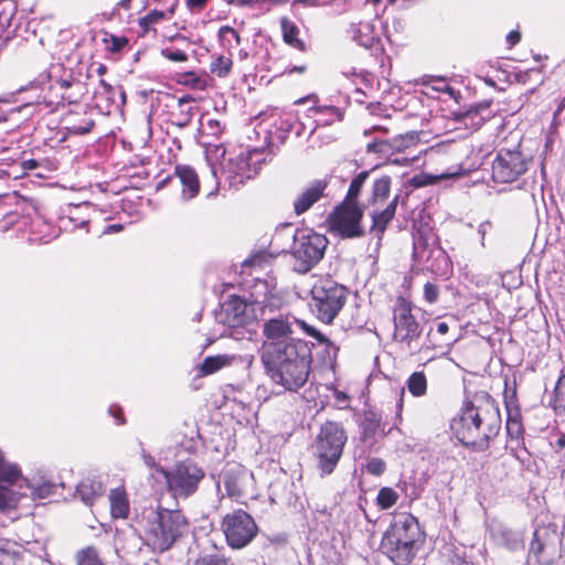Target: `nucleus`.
<instances>
[{
	"mask_svg": "<svg viewBox=\"0 0 565 565\" xmlns=\"http://www.w3.org/2000/svg\"><path fill=\"white\" fill-rule=\"evenodd\" d=\"M232 65L231 57L221 55L211 63V72L218 77H225L230 74Z\"/></svg>",
	"mask_w": 565,
	"mask_h": 565,
	"instance_id": "obj_36",
	"label": "nucleus"
},
{
	"mask_svg": "<svg viewBox=\"0 0 565 565\" xmlns=\"http://www.w3.org/2000/svg\"><path fill=\"white\" fill-rule=\"evenodd\" d=\"M500 426L501 417L494 402L489 397H481L465 406L454 429L463 445L484 450L489 440L498 435Z\"/></svg>",
	"mask_w": 565,
	"mask_h": 565,
	"instance_id": "obj_1",
	"label": "nucleus"
},
{
	"mask_svg": "<svg viewBox=\"0 0 565 565\" xmlns=\"http://www.w3.org/2000/svg\"><path fill=\"white\" fill-rule=\"evenodd\" d=\"M303 361H311V352L307 343L302 340L297 339L281 343H263L262 362L267 371Z\"/></svg>",
	"mask_w": 565,
	"mask_h": 565,
	"instance_id": "obj_7",
	"label": "nucleus"
},
{
	"mask_svg": "<svg viewBox=\"0 0 565 565\" xmlns=\"http://www.w3.org/2000/svg\"><path fill=\"white\" fill-rule=\"evenodd\" d=\"M22 167L24 169L31 170L38 167V162L35 160H26L22 163Z\"/></svg>",
	"mask_w": 565,
	"mask_h": 565,
	"instance_id": "obj_63",
	"label": "nucleus"
},
{
	"mask_svg": "<svg viewBox=\"0 0 565 565\" xmlns=\"http://www.w3.org/2000/svg\"><path fill=\"white\" fill-rule=\"evenodd\" d=\"M310 295L312 313L321 322L330 324L344 307L349 290L330 277H320L311 286Z\"/></svg>",
	"mask_w": 565,
	"mask_h": 565,
	"instance_id": "obj_5",
	"label": "nucleus"
},
{
	"mask_svg": "<svg viewBox=\"0 0 565 565\" xmlns=\"http://www.w3.org/2000/svg\"><path fill=\"white\" fill-rule=\"evenodd\" d=\"M55 83L63 90L73 87L74 84H77L71 73L66 77H61L56 79Z\"/></svg>",
	"mask_w": 565,
	"mask_h": 565,
	"instance_id": "obj_48",
	"label": "nucleus"
},
{
	"mask_svg": "<svg viewBox=\"0 0 565 565\" xmlns=\"http://www.w3.org/2000/svg\"><path fill=\"white\" fill-rule=\"evenodd\" d=\"M194 565H233V563L222 555H205L195 561Z\"/></svg>",
	"mask_w": 565,
	"mask_h": 565,
	"instance_id": "obj_41",
	"label": "nucleus"
},
{
	"mask_svg": "<svg viewBox=\"0 0 565 565\" xmlns=\"http://www.w3.org/2000/svg\"><path fill=\"white\" fill-rule=\"evenodd\" d=\"M258 152L256 150L249 151L248 153L239 154L237 158V171L234 175L230 177L231 184L236 183H244V180L253 178L254 174L257 173V170L255 169L253 173L249 169V161H252L254 156H257Z\"/></svg>",
	"mask_w": 565,
	"mask_h": 565,
	"instance_id": "obj_24",
	"label": "nucleus"
},
{
	"mask_svg": "<svg viewBox=\"0 0 565 565\" xmlns=\"http://www.w3.org/2000/svg\"><path fill=\"white\" fill-rule=\"evenodd\" d=\"M397 500H398V493L388 487L382 488L379 491L377 498H376L377 504L383 510H387V509L392 508L397 502Z\"/></svg>",
	"mask_w": 565,
	"mask_h": 565,
	"instance_id": "obj_34",
	"label": "nucleus"
},
{
	"mask_svg": "<svg viewBox=\"0 0 565 565\" xmlns=\"http://www.w3.org/2000/svg\"><path fill=\"white\" fill-rule=\"evenodd\" d=\"M20 495L8 486H0V511L10 509L19 502Z\"/></svg>",
	"mask_w": 565,
	"mask_h": 565,
	"instance_id": "obj_35",
	"label": "nucleus"
},
{
	"mask_svg": "<svg viewBox=\"0 0 565 565\" xmlns=\"http://www.w3.org/2000/svg\"><path fill=\"white\" fill-rule=\"evenodd\" d=\"M110 514L114 519H127L130 504L126 490L122 487L111 489L109 492Z\"/></svg>",
	"mask_w": 565,
	"mask_h": 565,
	"instance_id": "obj_21",
	"label": "nucleus"
},
{
	"mask_svg": "<svg viewBox=\"0 0 565 565\" xmlns=\"http://www.w3.org/2000/svg\"><path fill=\"white\" fill-rule=\"evenodd\" d=\"M424 297L429 303H434L438 299L437 286L430 282L425 284Z\"/></svg>",
	"mask_w": 565,
	"mask_h": 565,
	"instance_id": "obj_44",
	"label": "nucleus"
},
{
	"mask_svg": "<svg viewBox=\"0 0 565 565\" xmlns=\"http://www.w3.org/2000/svg\"><path fill=\"white\" fill-rule=\"evenodd\" d=\"M327 188V182L317 180L306 188L294 201V209L297 215L307 212L322 195Z\"/></svg>",
	"mask_w": 565,
	"mask_h": 565,
	"instance_id": "obj_18",
	"label": "nucleus"
},
{
	"mask_svg": "<svg viewBox=\"0 0 565 565\" xmlns=\"http://www.w3.org/2000/svg\"><path fill=\"white\" fill-rule=\"evenodd\" d=\"M226 543L232 548L248 545L258 532L255 520L244 510H234L224 515L221 524Z\"/></svg>",
	"mask_w": 565,
	"mask_h": 565,
	"instance_id": "obj_10",
	"label": "nucleus"
},
{
	"mask_svg": "<svg viewBox=\"0 0 565 565\" xmlns=\"http://www.w3.org/2000/svg\"><path fill=\"white\" fill-rule=\"evenodd\" d=\"M237 6L245 7V6H255L262 3V0H235Z\"/></svg>",
	"mask_w": 565,
	"mask_h": 565,
	"instance_id": "obj_58",
	"label": "nucleus"
},
{
	"mask_svg": "<svg viewBox=\"0 0 565 565\" xmlns=\"http://www.w3.org/2000/svg\"><path fill=\"white\" fill-rule=\"evenodd\" d=\"M555 446L558 448V449H563L565 448V434H561L556 441H555Z\"/></svg>",
	"mask_w": 565,
	"mask_h": 565,
	"instance_id": "obj_62",
	"label": "nucleus"
},
{
	"mask_svg": "<svg viewBox=\"0 0 565 565\" xmlns=\"http://www.w3.org/2000/svg\"><path fill=\"white\" fill-rule=\"evenodd\" d=\"M143 460L148 467L154 468L156 472H160V468H158V466L154 462V459L150 455L143 454Z\"/></svg>",
	"mask_w": 565,
	"mask_h": 565,
	"instance_id": "obj_56",
	"label": "nucleus"
},
{
	"mask_svg": "<svg viewBox=\"0 0 565 565\" xmlns=\"http://www.w3.org/2000/svg\"><path fill=\"white\" fill-rule=\"evenodd\" d=\"M366 471L373 476H381L385 471V462L380 458H372L366 463Z\"/></svg>",
	"mask_w": 565,
	"mask_h": 565,
	"instance_id": "obj_42",
	"label": "nucleus"
},
{
	"mask_svg": "<svg viewBox=\"0 0 565 565\" xmlns=\"http://www.w3.org/2000/svg\"><path fill=\"white\" fill-rule=\"evenodd\" d=\"M218 38L221 42L224 45H227L228 47L233 46V41L235 42L236 45L241 43V38L238 33L228 25H224L218 30Z\"/></svg>",
	"mask_w": 565,
	"mask_h": 565,
	"instance_id": "obj_38",
	"label": "nucleus"
},
{
	"mask_svg": "<svg viewBox=\"0 0 565 565\" xmlns=\"http://www.w3.org/2000/svg\"><path fill=\"white\" fill-rule=\"evenodd\" d=\"M280 26L282 32V39L284 41L300 51L305 50V43L298 38L299 35V28L289 19L281 18L280 19Z\"/></svg>",
	"mask_w": 565,
	"mask_h": 565,
	"instance_id": "obj_25",
	"label": "nucleus"
},
{
	"mask_svg": "<svg viewBox=\"0 0 565 565\" xmlns=\"http://www.w3.org/2000/svg\"><path fill=\"white\" fill-rule=\"evenodd\" d=\"M253 479L252 472L237 463H227L220 475L228 497L238 500L246 494V490Z\"/></svg>",
	"mask_w": 565,
	"mask_h": 565,
	"instance_id": "obj_16",
	"label": "nucleus"
},
{
	"mask_svg": "<svg viewBox=\"0 0 565 565\" xmlns=\"http://www.w3.org/2000/svg\"><path fill=\"white\" fill-rule=\"evenodd\" d=\"M520 39H521V34L518 31H511L507 35V41L510 43V45L516 44L520 41Z\"/></svg>",
	"mask_w": 565,
	"mask_h": 565,
	"instance_id": "obj_53",
	"label": "nucleus"
},
{
	"mask_svg": "<svg viewBox=\"0 0 565 565\" xmlns=\"http://www.w3.org/2000/svg\"><path fill=\"white\" fill-rule=\"evenodd\" d=\"M164 18L162 11L153 10L148 15L141 19V25L148 28L150 24L159 22Z\"/></svg>",
	"mask_w": 565,
	"mask_h": 565,
	"instance_id": "obj_45",
	"label": "nucleus"
},
{
	"mask_svg": "<svg viewBox=\"0 0 565 565\" xmlns=\"http://www.w3.org/2000/svg\"><path fill=\"white\" fill-rule=\"evenodd\" d=\"M175 175L182 184V198L186 201L195 198L200 191V181L194 169L189 166H178Z\"/></svg>",
	"mask_w": 565,
	"mask_h": 565,
	"instance_id": "obj_19",
	"label": "nucleus"
},
{
	"mask_svg": "<svg viewBox=\"0 0 565 565\" xmlns=\"http://www.w3.org/2000/svg\"><path fill=\"white\" fill-rule=\"evenodd\" d=\"M369 174L370 173L367 171H362L351 181L348 193L342 202H348V204H359L358 199Z\"/></svg>",
	"mask_w": 565,
	"mask_h": 565,
	"instance_id": "obj_30",
	"label": "nucleus"
},
{
	"mask_svg": "<svg viewBox=\"0 0 565 565\" xmlns=\"http://www.w3.org/2000/svg\"><path fill=\"white\" fill-rule=\"evenodd\" d=\"M76 490L82 501L90 505L97 497L104 493V484L97 478L87 477L79 482Z\"/></svg>",
	"mask_w": 565,
	"mask_h": 565,
	"instance_id": "obj_22",
	"label": "nucleus"
},
{
	"mask_svg": "<svg viewBox=\"0 0 565 565\" xmlns=\"http://www.w3.org/2000/svg\"><path fill=\"white\" fill-rule=\"evenodd\" d=\"M363 209L359 204L342 202L330 214L329 221L332 230L344 238L361 237L364 235L362 226Z\"/></svg>",
	"mask_w": 565,
	"mask_h": 565,
	"instance_id": "obj_12",
	"label": "nucleus"
},
{
	"mask_svg": "<svg viewBox=\"0 0 565 565\" xmlns=\"http://www.w3.org/2000/svg\"><path fill=\"white\" fill-rule=\"evenodd\" d=\"M353 39L362 46L369 47L373 44L375 39L374 26L369 22H360L356 25H352L351 30Z\"/></svg>",
	"mask_w": 565,
	"mask_h": 565,
	"instance_id": "obj_27",
	"label": "nucleus"
},
{
	"mask_svg": "<svg viewBox=\"0 0 565 565\" xmlns=\"http://www.w3.org/2000/svg\"><path fill=\"white\" fill-rule=\"evenodd\" d=\"M333 395L338 402L343 403L348 401V395L344 392L335 390Z\"/></svg>",
	"mask_w": 565,
	"mask_h": 565,
	"instance_id": "obj_59",
	"label": "nucleus"
},
{
	"mask_svg": "<svg viewBox=\"0 0 565 565\" xmlns=\"http://www.w3.org/2000/svg\"><path fill=\"white\" fill-rule=\"evenodd\" d=\"M315 111H328L334 116L338 117L339 120H341V113L340 110L337 108V107H333V106H328V107H317V108H313Z\"/></svg>",
	"mask_w": 565,
	"mask_h": 565,
	"instance_id": "obj_52",
	"label": "nucleus"
},
{
	"mask_svg": "<svg viewBox=\"0 0 565 565\" xmlns=\"http://www.w3.org/2000/svg\"><path fill=\"white\" fill-rule=\"evenodd\" d=\"M258 311H263L258 300L246 302L233 296L223 306L224 323L233 328L245 326L258 319Z\"/></svg>",
	"mask_w": 565,
	"mask_h": 565,
	"instance_id": "obj_14",
	"label": "nucleus"
},
{
	"mask_svg": "<svg viewBox=\"0 0 565 565\" xmlns=\"http://www.w3.org/2000/svg\"><path fill=\"white\" fill-rule=\"evenodd\" d=\"M391 191V178L383 175L373 182L371 194L369 198V204L376 205L383 203L390 195Z\"/></svg>",
	"mask_w": 565,
	"mask_h": 565,
	"instance_id": "obj_26",
	"label": "nucleus"
},
{
	"mask_svg": "<svg viewBox=\"0 0 565 565\" xmlns=\"http://www.w3.org/2000/svg\"><path fill=\"white\" fill-rule=\"evenodd\" d=\"M263 333L265 335L264 342H287L295 340L290 337L292 333L291 324L284 318H273L264 323Z\"/></svg>",
	"mask_w": 565,
	"mask_h": 565,
	"instance_id": "obj_17",
	"label": "nucleus"
},
{
	"mask_svg": "<svg viewBox=\"0 0 565 565\" xmlns=\"http://www.w3.org/2000/svg\"><path fill=\"white\" fill-rule=\"evenodd\" d=\"M161 55L172 62H186L188 55L181 50L163 49Z\"/></svg>",
	"mask_w": 565,
	"mask_h": 565,
	"instance_id": "obj_43",
	"label": "nucleus"
},
{
	"mask_svg": "<svg viewBox=\"0 0 565 565\" xmlns=\"http://www.w3.org/2000/svg\"><path fill=\"white\" fill-rule=\"evenodd\" d=\"M14 167L9 166V163L0 162V179L12 175V169Z\"/></svg>",
	"mask_w": 565,
	"mask_h": 565,
	"instance_id": "obj_51",
	"label": "nucleus"
},
{
	"mask_svg": "<svg viewBox=\"0 0 565 565\" xmlns=\"http://www.w3.org/2000/svg\"><path fill=\"white\" fill-rule=\"evenodd\" d=\"M76 565H105L98 551L94 546H86L75 554Z\"/></svg>",
	"mask_w": 565,
	"mask_h": 565,
	"instance_id": "obj_29",
	"label": "nucleus"
},
{
	"mask_svg": "<svg viewBox=\"0 0 565 565\" xmlns=\"http://www.w3.org/2000/svg\"><path fill=\"white\" fill-rule=\"evenodd\" d=\"M146 544L159 553L168 551L189 527L186 518L180 510L158 505L142 512L140 521Z\"/></svg>",
	"mask_w": 565,
	"mask_h": 565,
	"instance_id": "obj_2",
	"label": "nucleus"
},
{
	"mask_svg": "<svg viewBox=\"0 0 565 565\" xmlns=\"http://www.w3.org/2000/svg\"><path fill=\"white\" fill-rule=\"evenodd\" d=\"M206 3V0H186V4L191 9H202Z\"/></svg>",
	"mask_w": 565,
	"mask_h": 565,
	"instance_id": "obj_55",
	"label": "nucleus"
},
{
	"mask_svg": "<svg viewBox=\"0 0 565 565\" xmlns=\"http://www.w3.org/2000/svg\"><path fill=\"white\" fill-rule=\"evenodd\" d=\"M295 3H302L310 7L318 6V0H296Z\"/></svg>",
	"mask_w": 565,
	"mask_h": 565,
	"instance_id": "obj_64",
	"label": "nucleus"
},
{
	"mask_svg": "<svg viewBox=\"0 0 565 565\" xmlns=\"http://www.w3.org/2000/svg\"><path fill=\"white\" fill-rule=\"evenodd\" d=\"M366 151L380 153L383 157H387L394 152L391 140H376L370 142L366 146Z\"/></svg>",
	"mask_w": 565,
	"mask_h": 565,
	"instance_id": "obj_39",
	"label": "nucleus"
},
{
	"mask_svg": "<svg viewBox=\"0 0 565 565\" xmlns=\"http://www.w3.org/2000/svg\"><path fill=\"white\" fill-rule=\"evenodd\" d=\"M416 140H417V136L415 132H408L406 135L397 136L391 140L393 151H402V150L415 145Z\"/></svg>",
	"mask_w": 565,
	"mask_h": 565,
	"instance_id": "obj_37",
	"label": "nucleus"
},
{
	"mask_svg": "<svg viewBox=\"0 0 565 565\" xmlns=\"http://www.w3.org/2000/svg\"><path fill=\"white\" fill-rule=\"evenodd\" d=\"M164 477L167 489L174 499H186L198 490L200 481L204 478V471L196 463L184 460L174 465L171 469H159Z\"/></svg>",
	"mask_w": 565,
	"mask_h": 565,
	"instance_id": "obj_8",
	"label": "nucleus"
},
{
	"mask_svg": "<svg viewBox=\"0 0 565 565\" xmlns=\"http://www.w3.org/2000/svg\"><path fill=\"white\" fill-rule=\"evenodd\" d=\"M529 169L527 158L519 150L500 149L492 162V179L498 183H511Z\"/></svg>",
	"mask_w": 565,
	"mask_h": 565,
	"instance_id": "obj_11",
	"label": "nucleus"
},
{
	"mask_svg": "<svg viewBox=\"0 0 565 565\" xmlns=\"http://www.w3.org/2000/svg\"><path fill=\"white\" fill-rule=\"evenodd\" d=\"M554 409L557 414L565 416V366L554 388Z\"/></svg>",
	"mask_w": 565,
	"mask_h": 565,
	"instance_id": "obj_31",
	"label": "nucleus"
},
{
	"mask_svg": "<svg viewBox=\"0 0 565 565\" xmlns=\"http://www.w3.org/2000/svg\"><path fill=\"white\" fill-rule=\"evenodd\" d=\"M109 413L117 419V424L121 425L125 423V420L120 418L121 411L118 407H110Z\"/></svg>",
	"mask_w": 565,
	"mask_h": 565,
	"instance_id": "obj_57",
	"label": "nucleus"
},
{
	"mask_svg": "<svg viewBox=\"0 0 565 565\" xmlns=\"http://www.w3.org/2000/svg\"><path fill=\"white\" fill-rule=\"evenodd\" d=\"M407 388L415 397L424 396L427 392V379L424 372H414L407 380Z\"/></svg>",
	"mask_w": 565,
	"mask_h": 565,
	"instance_id": "obj_32",
	"label": "nucleus"
},
{
	"mask_svg": "<svg viewBox=\"0 0 565 565\" xmlns=\"http://www.w3.org/2000/svg\"><path fill=\"white\" fill-rule=\"evenodd\" d=\"M399 195H395L393 200L383 210H374L371 213L373 232L379 238L384 234L388 223L393 220L398 204Z\"/></svg>",
	"mask_w": 565,
	"mask_h": 565,
	"instance_id": "obj_20",
	"label": "nucleus"
},
{
	"mask_svg": "<svg viewBox=\"0 0 565 565\" xmlns=\"http://www.w3.org/2000/svg\"><path fill=\"white\" fill-rule=\"evenodd\" d=\"M403 396H404V390L399 393V398L396 403V416L394 420V426H397L402 423V411H403Z\"/></svg>",
	"mask_w": 565,
	"mask_h": 565,
	"instance_id": "obj_49",
	"label": "nucleus"
},
{
	"mask_svg": "<svg viewBox=\"0 0 565 565\" xmlns=\"http://www.w3.org/2000/svg\"><path fill=\"white\" fill-rule=\"evenodd\" d=\"M348 436L342 425L335 422H327L317 434L311 452L317 461V470L321 477L331 475L343 452Z\"/></svg>",
	"mask_w": 565,
	"mask_h": 565,
	"instance_id": "obj_4",
	"label": "nucleus"
},
{
	"mask_svg": "<svg viewBox=\"0 0 565 565\" xmlns=\"http://www.w3.org/2000/svg\"><path fill=\"white\" fill-rule=\"evenodd\" d=\"M500 539L509 550H515L521 545L520 535L509 529L500 530Z\"/></svg>",
	"mask_w": 565,
	"mask_h": 565,
	"instance_id": "obj_40",
	"label": "nucleus"
},
{
	"mask_svg": "<svg viewBox=\"0 0 565 565\" xmlns=\"http://www.w3.org/2000/svg\"><path fill=\"white\" fill-rule=\"evenodd\" d=\"M422 535L417 519L402 513L394 518L385 531L381 550L395 565H408L416 555Z\"/></svg>",
	"mask_w": 565,
	"mask_h": 565,
	"instance_id": "obj_3",
	"label": "nucleus"
},
{
	"mask_svg": "<svg viewBox=\"0 0 565 565\" xmlns=\"http://www.w3.org/2000/svg\"><path fill=\"white\" fill-rule=\"evenodd\" d=\"M94 121L89 120L85 126H73L71 129L73 132L78 135H85L92 130Z\"/></svg>",
	"mask_w": 565,
	"mask_h": 565,
	"instance_id": "obj_50",
	"label": "nucleus"
},
{
	"mask_svg": "<svg viewBox=\"0 0 565 565\" xmlns=\"http://www.w3.org/2000/svg\"><path fill=\"white\" fill-rule=\"evenodd\" d=\"M231 358L227 355L207 356L201 364L200 371L203 375H209L221 370L231 363Z\"/></svg>",
	"mask_w": 565,
	"mask_h": 565,
	"instance_id": "obj_33",
	"label": "nucleus"
},
{
	"mask_svg": "<svg viewBox=\"0 0 565 565\" xmlns=\"http://www.w3.org/2000/svg\"><path fill=\"white\" fill-rule=\"evenodd\" d=\"M492 230V223L490 221H483L478 225L477 232L480 237L481 246L484 247L486 235Z\"/></svg>",
	"mask_w": 565,
	"mask_h": 565,
	"instance_id": "obj_46",
	"label": "nucleus"
},
{
	"mask_svg": "<svg viewBox=\"0 0 565 565\" xmlns=\"http://www.w3.org/2000/svg\"><path fill=\"white\" fill-rule=\"evenodd\" d=\"M394 332L393 341L402 350L414 353L418 348V342L423 328L412 313V307L404 298H398L393 312Z\"/></svg>",
	"mask_w": 565,
	"mask_h": 565,
	"instance_id": "obj_9",
	"label": "nucleus"
},
{
	"mask_svg": "<svg viewBox=\"0 0 565 565\" xmlns=\"http://www.w3.org/2000/svg\"><path fill=\"white\" fill-rule=\"evenodd\" d=\"M311 361L291 363L287 366L267 371L271 381L290 392H297L308 381Z\"/></svg>",
	"mask_w": 565,
	"mask_h": 565,
	"instance_id": "obj_15",
	"label": "nucleus"
},
{
	"mask_svg": "<svg viewBox=\"0 0 565 565\" xmlns=\"http://www.w3.org/2000/svg\"><path fill=\"white\" fill-rule=\"evenodd\" d=\"M449 330V326L447 322H439L437 324V332L440 334H446Z\"/></svg>",
	"mask_w": 565,
	"mask_h": 565,
	"instance_id": "obj_60",
	"label": "nucleus"
},
{
	"mask_svg": "<svg viewBox=\"0 0 565 565\" xmlns=\"http://www.w3.org/2000/svg\"><path fill=\"white\" fill-rule=\"evenodd\" d=\"M561 536L554 524L536 527L531 542L530 552L542 562H552L559 554Z\"/></svg>",
	"mask_w": 565,
	"mask_h": 565,
	"instance_id": "obj_13",
	"label": "nucleus"
},
{
	"mask_svg": "<svg viewBox=\"0 0 565 565\" xmlns=\"http://www.w3.org/2000/svg\"><path fill=\"white\" fill-rule=\"evenodd\" d=\"M308 333L310 335H312L313 338H316L320 343H327L329 344V340L319 331L312 329V330H308Z\"/></svg>",
	"mask_w": 565,
	"mask_h": 565,
	"instance_id": "obj_54",
	"label": "nucleus"
},
{
	"mask_svg": "<svg viewBox=\"0 0 565 565\" xmlns=\"http://www.w3.org/2000/svg\"><path fill=\"white\" fill-rule=\"evenodd\" d=\"M292 238L291 255L294 269L297 273L306 274L322 259L328 246V239L322 234L307 230H297Z\"/></svg>",
	"mask_w": 565,
	"mask_h": 565,
	"instance_id": "obj_6",
	"label": "nucleus"
},
{
	"mask_svg": "<svg viewBox=\"0 0 565 565\" xmlns=\"http://www.w3.org/2000/svg\"><path fill=\"white\" fill-rule=\"evenodd\" d=\"M62 68H63V67H62V65H60V64L52 65V66H51V70H50V74H49L50 78H51V79H53V78L55 77V75H56L60 71H62Z\"/></svg>",
	"mask_w": 565,
	"mask_h": 565,
	"instance_id": "obj_61",
	"label": "nucleus"
},
{
	"mask_svg": "<svg viewBox=\"0 0 565 565\" xmlns=\"http://www.w3.org/2000/svg\"><path fill=\"white\" fill-rule=\"evenodd\" d=\"M23 548L15 542L0 540V565H21Z\"/></svg>",
	"mask_w": 565,
	"mask_h": 565,
	"instance_id": "obj_23",
	"label": "nucleus"
},
{
	"mask_svg": "<svg viewBox=\"0 0 565 565\" xmlns=\"http://www.w3.org/2000/svg\"><path fill=\"white\" fill-rule=\"evenodd\" d=\"M507 429L512 437L518 438L521 435V423L516 419H509Z\"/></svg>",
	"mask_w": 565,
	"mask_h": 565,
	"instance_id": "obj_47",
	"label": "nucleus"
},
{
	"mask_svg": "<svg viewBox=\"0 0 565 565\" xmlns=\"http://www.w3.org/2000/svg\"><path fill=\"white\" fill-rule=\"evenodd\" d=\"M14 12L12 10H3L0 13V45L7 44L12 40L17 32V26L13 24Z\"/></svg>",
	"mask_w": 565,
	"mask_h": 565,
	"instance_id": "obj_28",
	"label": "nucleus"
}]
</instances>
